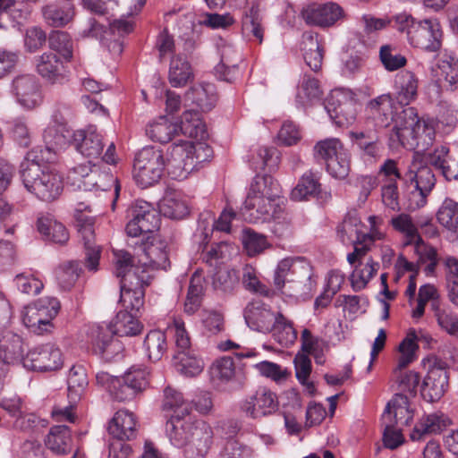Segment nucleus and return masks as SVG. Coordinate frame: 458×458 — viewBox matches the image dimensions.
<instances>
[{"label": "nucleus", "mask_w": 458, "mask_h": 458, "mask_svg": "<svg viewBox=\"0 0 458 458\" xmlns=\"http://www.w3.org/2000/svg\"><path fill=\"white\" fill-rule=\"evenodd\" d=\"M37 72L49 84L64 85L70 81V72L59 57L50 52L42 54L36 61Z\"/></svg>", "instance_id": "obj_21"}, {"label": "nucleus", "mask_w": 458, "mask_h": 458, "mask_svg": "<svg viewBox=\"0 0 458 458\" xmlns=\"http://www.w3.org/2000/svg\"><path fill=\"white\" fill-rule=\"evenodd\" d=\"M78 232L85 248V267L90 272L98 268L100 259V247L95 242L94 223L91 218L85 221L78 219Z\"/></svg>", "instance_id": "obj_25"}, {"label": "nucleus", "mask_w": 458, "mask_h": 458, "mask_svg": "<svg viewBox=\"0 0 458 458\" xmlns=\"http://www.w3.org/2000/svg\"><path fill=\"white\" fill-rule=\"evenodd\" d=\"M322 91L318 81L309 75H305L298 89L296 100L299 104L305 106L315 100L320 99Z\"/></svg>", "instance_id": "obj_64"}, {"label": "nucleus", "mask_w": 458, "mask_h": 458, "mask_svg": "<svg viewBox=\"0 0 458 458\" xmlns=\"http://www.w3.org/2000/svg\"><path fill=\"white\" fill-rule=\"evenodd\" d=\"M144 347L149 360H159L167 350L165 333L161 330L148 332L144 340Z\"/></svg>", "instance_id": "obj_60"}, {"label": "nucleus", "mask_w": 458, "mask_h": 458, "mask_svg": "<svg viewBox=\"0 0 458 458\" xmlns=\"http://www.w3.org/2000/svg\"><path fill=\"white\" fill-rule=\"evenodd\" d=\"M451 424L450 418L442 411L424 414L415 424L410 437L412 441H421L428 436L441 433Z\"/></svg>", "instance_id": "obj_24"}, {"label": "nucleus", "mask_w": 458, "mask_h": 458, "mask_svg": "<svg viewBox=\"0 0 458 458\" xmlns=\"http://www.w3.org/2000/svg\"><path fill=\"white\" fill-rule=\"evenodd\" d=\"M314 157L328 163L336 156L349 152L336 138L326 139L317 142L313 148Z\"/></svg>", "instance_id": "obj_59"}, {"label": "nucleus", "mask_w": 458, "mask_h": 458, "mask_svg": "<svg viewBox=\"0 0 458 458\" xmlns=\"http://www.w3.org/2000/svg\"><path fill=\"white\" fill-rule=\"evenodd\" d=\"M244 318L250 328L259 332L268 333L273 328L276 313L273 312L265 304L252 303L247 306Z\"/></svg>", "instance_id": "obj_30"}, {"label": "nucleus", "mask_w": 458, "mask_h": 458, "mask_svg": "<svg viewBox=\"0 0 458 458\" xmlns=\"http://www.w3.org/2000/svg\"><path fill=\"white\" fill-rule=\"evenodd\" d=\"M180 130L182 134L192 139L202 140L208 137L206 125L199 113L194 110L182 114Z\"/></svg>", "instance_id": "obj_47"}, {"label": "nucleus", "mask_w": 458, "mask_h": 458, "mask_svg": "<svg viewBox=\"0 0 458 458\" xmlns=\"http://www.w3.org/2000/svg\"><path fill=\"white\" fill-rule=\"evenodd\" d=\"M185 100L194 103L202 111H209L216 102L215 87L210 83L194 85L186 92Z\"/></svg>", "instance_id": "obj_41"}, {"label": "nucleus", "mask_w": 458, "mask_h": 458, "mask_svg": "<svg viewBox=\"0 0 458 458\" xmlns=\"http://www.w3.org/2000/svg\"><path fill=\"white\" fill-rule=\"evenodd\" d=\"M45 444L55 454H67L72 450L70 428L64 425L52 427L45 439Z\"/></svg>", "instance_id": "obj_38"}, {"label": "nucleus", "mask_w": 458, "mask_h": 458, "mask_svg": "<svg viewBox=\"0 0 458 458\" xmlns=\"http://www.w3.org/2000/svg\"><path fill=\"white\" fill-rule=\"evenodd\" d=\"M72 145L83 156L98 158L104 148L103 138L94 126L75 131L72 134Z\"/></svg>", "instance_id": "obj_26"}, {"label": "nucleus", "mask_w": 458, "mask_h": 458, "mask_svg": "<svg viewBox=\"0 0 458 458\" xmlns=\"http://www.w3.org/2000/svg\"><path fill=\"white\" fill-rule=\"evenodd\" d=\"M130 220L126 225V233L131 238L149 235L159 228L160 216L157 211L148 202L137 200L129 211Z\"/></svg>", "instance_id": "obj_10"}, {"label": "nucleus", "mask_w": 458, "mask_h": 458, "mask_svg": "<svg viewBox=\"0 0 458 458\" xmlns=\"http://www.w3.org/2000/svg\"><path fill=\"white\" fill-rule=\"evenodd\" d=\"M363 225L356 216L348 215L337 228V234L344 243H352L354 249L359 246L370 247L376 241L374 234L364 233Z\"/></svg>", "instance_id": "obj_23"}, {"label": "nucleus", "mask_w": 458, "mask_h": 458, "mask_svg": "<svg viewBox=\"0 0 458 458\" xmlns=\"http://www.w3.org/2000/svg\"><path fill=\"white\" fill-rule=\"evenodd\" d=\"M319 180L318 173H314L311 170L305 172L291 192L292 199L296 201L306 200L310 198L328 199L331 195L328 192L322 191Z\"/></svg>", "instance_id": "obj_27"}, {"label": "nucleus", "mask_w": 458, "mask_h": 458, "mask_svg": "<svg viewBox=\"0 0 458 458\" xmlns=\"http://www.w3.org/2000/svg\"><path fill=\"white\" fill-rule=\"evenodd\" d=\"M271 332L276 341L285 347L292 345L297 339V331L293 327V323L280 312L276 313Z\"/></svg>", "instance_id": "obj_53"}, {"label": "nucleus", "mask_w": 458, "mask_h": 458, "mask_svg": "<svg viewBox=\"0 0 458 458\" xmlns=\"http://www.w3.org/2000/svg\"><path fill=\"white\" fill-rule=\"evenodd\" d=\"M107 329L118 336H134L141 332L142 325L132 314L122 310L116 314Z\"/></svg>", "instance_id": "obj_42"}, {"label": "nucleus", "mask_w": 458, "mask_h": 458, "mask_svg": "<svg viewBox=\"0 0 458 458\" xmlns=\"http://www.w3.org/2000/svg\"><path fill=\"white\" fill-rule=\"evenodd\" d=\"M282 212L280 199H268L263 196L259 197L250 193H248L242 208L243 218L250 223L267 221L270 218L279 219Z\"/></svg>", "instance_id": "obj_14"}, {"label": "nucleus", "mask_w": 458, "mask_h": 458, "mask_svg": "<svg viewBox=\"0 0 458 458\" xmlns=\"http://www.w3.org/2000/svg\"><path fill=\"white\" fill-rule=\"evenodd\" d=\"M209 152L210 148L203 143L193 144L191 141L181 140L167 148L165 168L173 179L183 180L198 164L206 160Z\"/></svg>", "instance_id": "obj_4"}, {"label": "nucleus", "mask_w": 458, "mask_h": 458, "mask_svg": "<svg viewBox=\"0 0 458 458\" xmlns=\"http://www.w3.org/2000/svg\"><path fill=\"white\" fill-rule=\"evenodd\" d=\"M403 181L414 187L411 196L414 203H411V208L424 206L426 198L436 184V177L432 169L424 162L423 155L419 151L414 152L407 172L403 175Z\"/></svg>", "instance_id": "obj_5"}, {"label": "nucleus", "mask_w": 458, "mask_h": 458, "mask_svg": "<svg viewBox=\"0 0 458 458\" xmlns=\"http://www.w3.org/2000/svg\"><path fill=\"white\" fill-rule=\"evenodd\" d=\"M301 44L303 58L307 65L314 72L318 71L324 57V48L318 40V34L312 32L304 33Z\"/></svg>", "instance_id": "obj_36"}, {"label": "nucleus", "mask_w": 458, "mask_h": 458, "mask_svg": "<svg viewBox=\"0 0 458 458\" xmlns=\"http://www.w3.org/2000/svg\"><path fill=\"white\" fill-rule=\"evenodd\" d=\"M419 80L411 71H402L395 75L394 95L397 103L408 106L418 97Z\"/></svg>", "instance_id": "obj_31"}, {"label": "nucleus", "mask_w": 458, "mask_h": 458, "mask_svg": "<svg viewBox=\"0 0 458 458\" xmlns=\"http://www.w3.org/2000/svg\"><path fill=\"white\" fill-rule=\"evenodd\" d=\"M250 194L263 196L268 199H278L280 197V186L276 180L270 175H257L250 184Z\"/></svg>", "instance_id": "obj_57"}, {"label": "nucleus", "mask_w": 458, "mask_h": 458, "mask_svg": "<svg viewBox=\"0 0 458 458\" xmlns=\"http://www.w3.org/2000/svg\"><path fill=\"white\" fill-rule=\"evenodd\" d=\"M41 13L45 22L55 28L64 27L74 16L73 9L69 4H62L58 2L45 4Z\"/></svg>", "instance_id": "obj_35"}, {"label": "nucleus", "mask_w": 458, "mask_h": 458, "mask_svg": "<svg viewBox=\"0 0 458 458\" xmlns=\"http://www.w3.org/2000/svg\"><path fill=\"white\" fill-rule=\"evenodd\" d=\"M368 131L352 132L351 136L355 140L359 148L370 157H376L378 155L379 148L377 145L378 137L377 129L368 127Z\"/></svg>", "instance_id": "obj_62"}, {"label": "nucleus", "mask_w": 458, "mask_h": 458, "mask_svg": "<svg viewBox=\"0 0 458 458\" xmlns=\"http://www.w3.org/2000/svg\"><path fill=\"white\" fill-rule=\"evenodd\" d=\"M177 130L178 126L175 123L162 116L148 126L146 133L154 141L167 143L177 132Z\"/></svg>", "instance_id": "obj_58"}, {"label": "nucleus", "mask_w": 458, "mask_h": 458, "mask_svg": "<svg viewBox=\"0 0 458 458\" xmlns=\"http://www.w3.org/2000/svg\"><path fill=\"white\" fill-rule=\"evenodd\" d=\"M411 418V411L406 408V398L403 395L387 403L381 418L384 426L383 441L387 448L395 449L403 443V435L395 426L407 425Z\"/></svg>", "instance_id": "obj_8"}, {"label": "nucleus", "mask_w": 458, "mask_h": 458, "mask_svg": "<svg viewBox=\"0 0 458 458\" xmlns=\"http://www.w3.org/2000/svg\"><path fill=\"white\" fill-rule=\"evenodd\" d=\"M136 254L141 274L151 275L154 270H166L170 267L169 242L158 235H148L145 240H139Z\"/></svg>", "instance_id": "obj_6"}, {"label": "nucleus", "mask_w": 458, "mask_h": 458, "mask_svg": "<svg viewBox=\"0 0 458 458\" xmlns=\"http://www.w3.org/2000/svg\"><path fill=\"white\" fill-rule=\"evenodd\" d=\"M416 340V333L412 330L407 334V336L399 344L400 357L398 358L397 365L394 369L395 374L397 370H403L416 359L415 352L418 349Z\"/></svg>", "instance_id": "obj_61"}, {"label": "nucleus", "mask_w": 458, "mask_h": 458, "mask_svg": "<svg viewBox=\"0 0 458 458\" xmlns=\"http://www.w3.org/2000/svg\"><path fill=\"white\" fill-rule=\"evenodd\" d=\"M59 309L60 302L56 298H40L25 308L22 315L23 324L38 335L50 332L53 328L51 320L57 315Z\"/></svg>", "instance_id": "obj_9"}, {"label": "nucleus", "mask_w": 458, "mask_h": 458, "mask_svg": "<svg viewBox=\"0 0 458 458\" xmlns=\"http://www.w3.org/2000/svg\"><path fill=\"white\" fill-rule=\"evenodd\" d=\"M168 79L173 87L185 86L193 79V72L190 63L178 55L171 59Z\"/></svg>", "instance_id": "obj_46"}, {"label": "nucleus", "mask_w": 458, "mask_h": 458, "mask_svg": "<svg viewBox=\"0 0 458 458\" xmlns=\"http://www.w3.org/2000/svg\"><path fill=\"white\" fill-rule=\"evenodd\" d=\"M172 416L166 422V435L172 445L183 448L185 458H203L212 443V428L203 420Z\"/></svg>", "instance_id": "obj_1"}, {"label": "nucleus", "mask_w": 458, "mask_h": 458, "mask_svg": "<svg viewBox=\"0 0 458 458\" xmlns=\"http://www.w3.org/2000/svg\"><path fill=\"white\" fill-rule=\"evenodd\" d=\"M159 210L165 216L182 219L188 214V207L179 193L168 191L159 202Z\"/></svg>", "instance_id": "obj_49"}, {"label": "nucleus", "mask_w": 458, "mask_h": 458, "mask_svg": "<svg viewBox=\"0 0 458 458\" xmlns=\"http://www.w3.org/2000/svg\"><path fill=\"white\" fill-rule=\"evenodd\" d=\"M12 90L18 103L26 108H34L42 101L40 85L34 75L22 74L15 77Z\"/></svg>", "instance_id": "obj_22"}, {"label": "nucleus", "mask_w": 458, "mask_h": 458, "mask_svg": "<svg viewBox=\"0 0 458 458\" xmlns=\"http://www.w3.org/2000/svg\"><path fill=\"white\" fill-rule=\"evenodd\" d=\"M390 224L395 231L403 235L404 246L412 245L421 238L418 226L408 214L402 213L392 217Z\"/></svg>", "instance_id": "obj_52"}, {"label": "nucleus", "mask_w": 458, "mask_h": 458, "mask_svg": "<svg viewBox=\"0 0 458 458\" xmlns=\"http://www.w3.org/2000/svg\"><path fill=\"white\" fill-rule=\"evenodd\" d=\"M369 249L370 247L367 245H358L347 255V261L354 267L350 280L352 289L356 292L364 289L380 267L378 262L367 256Z\"/></svg>", "instance_id": "obj_11"}, {"label": "nucleus", "mask_w": 458, "mask_h": 458, "mask_svg": "<svg viewBox=\"0 0 458 458\" xmlns=\"http://www.w3.org/2000/svg\"><path fill=\"white\" fill-rule=\"evenodd\" d=\"M443 32L436 19L419 20L408 38V43L429 52H436L442 45Z\"/></svg>", "instance_id": "obj_17"}, {"label": "nucleus", "mask_w": 458, "mask_h": 458, "mask_svg": "<svg viewBox=\"0 0 458 458\" xmlns=\"http://www.w3.org/2000/svg\"><path fill=\"white\" fill-rule=\"evenodd\" d=\"M73 132L64 124L47 127L43 135L47 149L55 153L64 148L69 142L72 143Z\"/></svg>", "instance_id": "obj_45"}, {"label": "nucleus", "mask_w": 458, "mask_h": 458, "mask_svg": "<svg viewBox=\"0 0 458 458\" xmlns=\"http://www.w3.org/2000/svg\"><path fill=\"white\" fill-rule=\"evenodd\" d=\"M390 139L396 140L403 148H423L432 145L435 140V129L431 124L418 117L415 108L409 107L395 114Z\"/></svg>", "instance_id": "obj_2"}, {"label": "nucleus", "mask_w": 458, "mask_h": 458, "mask_svg": "<svg viewBox=\"0 0 458 458\" xmlns=\"http://www.w3.org/2000/svg\"><path fill=\"white\" fill-rule=\"evenodd\" d=\"M139 240L132 241L129 243L130 246L133 247V254L124 250H114V264H115V274L121 280H123L124 276L130 272H135L141 274V267L137 260L136 247H138Z\"/></svg>", "instance_id": "obj_43"}, {"label": "nucleus", "mask_w": 458, "mask_h": 458, "mask_svg": "<svg viewBox=\"0 0 458 458\" xmlns=\"http://www.w3.org/2000/svg\"><path fill=\"white\" fill-rule=\"evenodd\" d=\"M150 372L147 367L133 365L119 378L116 401L130 402L141 394L149 386Z\"/></svg>", "instance_id": "obj_15"}, {"label": "nucleus", "mask_w": 458, "mask_h": 458, "mask_svg": "<svg viewBox=\"0 0 458 458\" xmlns=\"http://www.w3.org/2000/svg\"><path fill=\"white\" fill-rule=\"evenodd\" d=\"M49 47L60 54L63 58L70 62L73 56V42L65 31L55 30L48 38Z\"/></svg>", "instance_id": "obj_63"}, {"label": "nucleus", "mask_w": 458, "mask_h": 458, "mask_svg": "<svg viewBox=\"0 0 458 458\" xmlns=\"http://www.w3.org/2000/svg\"><path fill=\"white\" fill-rule=\"evenodd\" d=\"M437 220L452 236L458 238V202L445 198L437 212Z\"/></svg>", "instance_id": "obj_40"}, {"label": "nucleus", "mask_w": 458, "mask_h": 458, "mask_svg": "<svg viewBox=\"0 0 458 458\" xmlns=\"http://www.w3.org/2000/svg\"><path fill=\"white\" fill-rule=\"evenodd\" d=\"M138 421L135 415L128 410H119L108 426V432L114 438L131 440L136 437Z\"/></svg>", "instance_id": "obj_29"}, {"label": "nucleus", "mask_w": 458, "mask_h": 458, "mask_svg": "<svg viewBox=\"0 0 458 458\" xmlns=\"http://www.w3.org/2000/svg\"><path fill=\"white\" fill-rule=\"evenodd\" d=\"M151 279L152 275L146 272H130L121 280L120 301L125 310L140 311L144 305L145 287L150 284Z\"/></svg>", "instance_id": "obj_12"}, {"label": "nucleus", "mask_w": 458, "mask_h": 458, "mask_svg": "<svg viewBox=\"0 0 458 458\" xmlns=\"http://www.w3.org/2000/svg\"><path fill=\"white\" fill-rule=\"evenodd\" d=\"M78 34L81 38L106 40L105 44L106 45L109 52L114 55H119L123 50V43L119 39H114L109 43L107 42L108 39L105 37V34H107V31L105 30L104 26L94 18H89L81 23Z\"/></svg>", "instance_id": "obj_34"}, {"label": "nucleus", "mask_w": 458, "mask_h": 458, "mask_svg": "<svg viewBox=\"0 0 458 458\" xmlns=\"http://www.w3.org/2000/svg\"><path fill=\"white\" fill-rule=\"evenodd\" d=\"M431 309L440 329L458 339V315L439 301L432 302Z\"/></svg>", "instance_id": "obj_44"}, {"label": "nucleus", "mask_w": 458, "mask_h": 458, "mask_svg": "<svg viewBox=\"0 0 458 458\" xmlns=\"http://www.w3.org/2000/svg\"><path fill=\"white\" fill-rule=\"evenodd\" d=\"M393 373L395 377L399 393L396 394L392 400H396L399 395H403L406 398V408L408 409V397L416 395L417 387L420 380V375L412 370L406 372L397 370L396 374L394 370Z\"/></svg>", "instance_id": "obj_54"}, {"label": "nucleus", "mask_w": 458, "mask_h": 458, "mask_svg": "<svg viewBox=\"0 0 458 458\" xmlns=\"http://www.w3.org/2000/svg\"><path fill=\"white\" fill-rule=\"evenodd\" d=\"M414 253L418 256V264L426 265L424 271L427 275H433L438 264V254L435 247L426 243L422 238L412 244Z\"/></svg>", "instance_id": "obj_56"}, {"label": "nucleus", "mask_w": 458, "mask_h": 458, "mask_svg": "<svg viewBox=\"0 0 458 458\" xmlns=\"http://www.w3.org/2000/svg\"><path fill=\"white\" fill-rule=\"evenodd\" d=\"M93 164L89 161L72 168L67 174L68 183L78 190L92 191V179L98 175L92 172Z\"/></svg>", "instance_id": "obj_48"}, {"label": "nucleus", "mask_w": 458, "mask_h": 458, "mask_svg": "<svg viewBox=\"0 0 458 458\" xmlns=\"http://www.w3.org/2000/svg\"><path fill=\"white\" fill-rule=\"evenodd\" d=\"M448 379L445 363L436 360L428 369L420 386L423 399L429 403L440 400L448 388Z\"/></svg>", "instance_id": "obj_19"}, {"label": "nucleus", "mask_w": 458, "mask_h": 458, "mask_svg": "<svg viewBox=\"0 0 458 458\" xmlns=\"http://www.w3.org/2000/svg\"><path fill=\"white\" fill-rule=\"evenodd\" d=\"M301 16L309 25L328 28L344 18V11L333 2L311 4L303 8Z\"/></svg>", "instance_id": "obj_20"}, {"label": "nucleus", "mask_w": 458, "mask_h": 458, "mask_svg": "<svg viewBox=\"0 0 458 458\" xmlns=\"http://www.w3.org/2000/svg\"><path fill=\"white\" fill-rule=\"evenodd\" d=\"M220 64L216 67V72L222 80L233 81L238 72V63L241 61V55L234 47L226 43L219 46Z\"/></svg>", "instance_id": "obj_33"}, {"label": "nucleus", "mask_w": 458, "mask_h": 458, "mask_svg": "<svg viewBox=\"0 0 458 458\" xmlns=\"http://www.w3.org/2000/svg\"><path fill=\"white\" fill-rule=\"evenodd\" d=\"M89 385L86 369L82 365H73L68 373V399L72 403H77L86 392Z\"/></svg>", "instance_id": "obj_37"}, {"label": "nucleus", "mask_w": 458, "mask_h": 458, "mask_svg": "<svg viewBox=\"0 0 458 458\" xmlns=\"http://www.w3.org/2000/svg\"><path fill=\"white\" fill-rule=\"evenodd\" d=\"M26 344L19 335L5 331L0 336V360L7 366L9 364L21 363L26 354Z\"/></svg>", "instance_id": "obj_28"}, {"label": "nucleus", "mask_w": 458, "mask_h": 458, "mask_svg": "<svg viewBox=\"0 0 458 458\" xmlns=\"http://www.w3.org/2000/svg\"><path fill=\"white\" fill-rule=\"evenodd\" d=\"M278 404L276 394L269 388L260 386L242 401L240 408L247 417L257 420L276 412Z\"/></svg>", "instance_id": "obj_18"}, {"label": "nucleus", "mask_w": 458, "mask_h": 458, "mask_svg": "<svg viewBox=\"0 0 458 458\" xmlns=\"http://www.w3.org/2000/svg\"><path fill=\"white\" fill-rule=\"evenodd\" d=\"M93 334V350L103 359L112 360L123 350L122 344L111 336L107 328L98 326Z\"/></svg>", "instance_id": "obj_32"}, {"label": "nucleus", "mask_w": 458, "mask_h": 458, "mask_svg": "<svg viewBox=\"0 0 458 458\" xmlns=\"http://www.w3.org/2000/svg\"><path fill=\"white\" fill-rule=\"evenodd\" d=\"M21 167L24 187L38 199L49 202L61 195L63 180L57 172L44 168L34 161H25Z\"/></svg>", "instance_id": "obj_3"}, {"label": "nucleus", "mask_w": 458, "mask_h": 458, "mask_svg": "<svg viewBox=\"0 0 458 458\" xmlns=\"http://www.w3.org/2000/svg\"><path fill=\"white\" fill-rule=\"evenodd\" d=\"M63 353L60 348L53 344L35 347L27 352L22 360V366L30 370L53 371L62 368Z\"/></svg>", "instance_id": "obj_13"}, {"label": "nucleus", "mask_w": 458, "mask_h": 458, "mask_svg": "<svg viewBox=\"0 0 458 458\" xmlns=\"http://www.w3.org/2000/svg\"><path fill=\"white\" fill-rule=\"evenodd\" d=\"M165 168V156L162 150L148 147L140 150L133 163V178L142 188L157 182Z\"/></svg>", "instance_id": "obj_7"}, {"label": "nucleus", "mask_w": 458, "mask_h": 458, "mask_svg": "<svg viewBox=\"0 0 458 458\" xmlns=\"http://www.w3.org/2000/svg\"><path fill=\"white\" fill-rule=\"evenodd\" d=\"M81 271L79 261L70 260L60 264L55 270V276L60 287L69 290L75 284Z\"/></svg>", "instance_id": "obj_55"}, {"label": "nucleus", "mask_w": 458, "mask_h": 458, "mask_svg": "<svg viewBox=\"0 0 458 458\" xmlns=\"http://www.w3.org/2000/svg\"><path fill=\"white\" fill-rule=\"evenodd\" d=\"M394 100L391 93L381 94L369 99L364 108L367 127L386 128L394 121Z\"/></svg>", "instance_id": "obj_16"}, {"label": "nucleus", "mask_w": 458, "mask_h": 458, "mask_svg": "<svg viewBox=\"0 0 458 458\" xmlns=\"http://www.w3.org/2000/svg\"><path fill=\"white\" fill-rule=\"evenodd\" d=\"M163 409L174 411L173 416L185 417L191 410V404L186 401L182 394L177 389L167 386L164 390Z\"/></svg>", "instance_id": "obj_50"}, {"label": "nucleus", "mask_w": 458, "mask_h": 458, "mask_svg": "<svg viewBox=\"0 0 458 458\" xmlns=\"http://www.w3.org/2000/svg\"><path fill=\"white\" fill-rule=\"evenodd\" d=\"M174 366L183 376L196 377L202 372L204 362L191 349H188L177 351L174 356Z\"/></svg>", "instance_id": "obj_39"}, {"label": "nucleus", "mask_w": 458, "mask_h": 458, "mask_svg": "<svg viewBox=\"0 0 458 458\" xmlns=\"http://www.w3.org/2000/svg\"><path fill=\"white\" fill-rule=\"evenodd\" d=\"M259 4L253 3L242 18V31L253 36L259 43L263 41L264 27Z\"/></svg>", "instance_id": "obj_51"}]
</instances>
